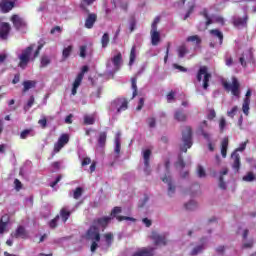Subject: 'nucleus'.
Returning <instances> with one entry per match:
<instances>
[{
    "instance_id": "f257e3e1",
    "label": "nucleus",
    "mask_w": 256,
    "mask_h": 256,
    "mask_svg": "<svg viewBox=\"0 0 256 256\" xmlns=\"http://www.w3.org/2000/svg\"><path fill=\"white\" fill-rule=\"evenodd\" d=\"M121 213V207H115L112 212L111 216H105L102 218H98L94 220L92 226L86 232V239L87 241H91V251L95 253L97 251V247H99V241H101V231H105V227L111 223L113 217H117Z\"/></svg>"
},
{
    "instance_id": "f03ea898",
    "label": "nucleus",
    "mask_w": 256,
    "mask_h": 256,
    "mask_svg": "<svg viewBox=\"0 0 256 256\" xmlns=\"http://www.w3.org/2000/svg\"><path fill=\"white\" fill-rule=\"evenodd\" d=\"M33 49H35V44H32L28 46L27 48L23 49L21 53H17V58H18V67L20 69H27V66L31 61H34L39 57V53L41 49H43V44H40L37 48V50L33 54Z\"/></svg>"
},
{
    "instance_id": "7ed1b4c3",
    "label": "nucleus",
    "mask_w": 256,
    "mask_h": 256,
    "mask_svg": "<svg viewBox=\"0 0 256 256\" xmlns=\"http://www.w3.org/2000/svg\"><path fill=\"white\" fill-rule=\"evenodd\" d=\"M121 65H123V55L118 52L106 63V71L108 75H115V73L121 69Z\"/></svg>"
},
{
    "instance_id": "20e7f679",
    "label": "nucleus",
    "mask_w": 256,
    "mask_h": 256,
    "mask_svg": "<svg viewBox=\"0 0 256 256\" xmlns=\"http://www.w3.org/2000/svg\"><path fill=\"white\" fill-rule=\"evenodd\" d=\"M160 21H161V17L157 16L151 25L150 37H151V43L154 47H157V45L161 43V32L157 30V25H159Z\"/></svg>"
},
{
    "instance_id": "39448f33",
    "label": "nucleus",
    "mask_w": 256,
    "mask_h": 256,
    "mask_svg": "<svg viewBox=\"0 0 256 256\" xmlns=\"http://www.w3.org/2000/svg\"><path fill=\"white\" fill-rule=\"evenodd\" d=\"M111 115H119L122 111H127V100L125 98H118L110 104Z\"/></svg>"
},
{
    "instance_id": "423d86ee",
    "label": "nucleus",
    "mask_w": 256,
    "mask_h": 256,
    "mask_svg": "<svg viewBox=\"0 0 256 256\" xmlns=\"http://www.w3.org/2000/svg\"><path fill=\"white\" fill-rule=\"evenodd\" d=\"M247 148V142H242L239 147L231 154L232 159V169L234 171H239L241 169V156H239V151L243 152Z\"/></svg>"
},
{
    "instance_id": "0eeeda50",
    "label": "nucleus",
    "mask_w": 256,
    "mask_h": 256,
    "mask_svg": "<svg viewBox=\"0 0 256 256\" xmlns=\"http://www.w3.org/2000/svg\"><path fill=\"white\" fill-rule=\"evenodd\" d=\"M183 145L180 147L182 153H187L188 149H191L193 145V138L191 136V127H186L182 132Z\"/></svg>"
},
{
    "instance_id": "6e6552de",
    "label": "nucleus",
    "mask_w": 256,
    "mask_h": 256,
    "mask_svg": "<svg viewBox=\"0 0 256 256\" xmlns=\"http://www.w3.org/2000/svg\"><path fill=\"white\" fill-rule=\"evenodd\" d=\"M165 169L167 173L164 177H162L163 183H166L168 186V195L169 197H173L175 195V191L177 189V186H175V182H173V179L171 178V174L169 173V162H166Z\"/></svg>"
},
{
    "instance_id": "1a4fd4ad",
    "label": "nucleus",
    "mask_w": 256,
    "mask_h": 256,
    "mask_svg": "<svg viewBox=\"0 0 256 256\" xmlns=\"http://www.w3.org/2000/svg\"><path fill=\"white\" fill-rule=\"evenodd\" d=\"M203 16H204V19H206L205 29H207L209 25H213V23H217L218 25H221V26L225 25V19L222 16L210 15V13L207 12V10L203 11Z\"/></svg>"
},
{
    "instance_id": "9d476101",
    "label": "nucleus",
    "mask_w": 256,
    "mask_h": 256,
    "mask_svg": "<svg viewBox=\"0 0 256 256\" xmlns=\"http://www.w3.org/2000/svg\"><path fill=\"white\" fill-rule=\"evenodd\" d=\"M211 79V74L208 72L206 66L200 67L198 74H197V81H203V89H208L209 87V80Z\"/></svg>"
},
{
    "instance_id": "9b49d317",
    "label": "nucleus",
    "mask_w": 256,
    "mask_h": 256,
    "mask_svg": "<svg viewBox=\"0 0 256 256\" xmlns=\"http://www.w3.org/2000/svg\"><path fill=\"white\" fill-rule=\"evenodd\" d=\"M211 39L214 42L210 43V47H217V45H223V32L219 29L210 30Z\"/></svg>"
},
{
    "instance_id": "f8f14e48",
    "label": "nucleus",
    "mask_w": 256,
    "mask_h": 256,
    "mask_svg": "<svg viewBox=\"0 0 256 256\" xmlns=\"http://www.w3.org/2000/svg\"><path fill=\"white\" fill-rule=\"evenodd\" d=\"M87 71H89V66H83L81 72L77 75L73 83L72 95H77V89H79V86L81 85L83 77H85V73H87Z\"/></svg>"
},
{
    "instance_id": "ddd939ff",
    "label": "nucleus",
    "mask_w": 256,
    "mask_h": 256,
    "mask_svg": "<svg viewBox=\"0 0 256 256\" xmlns=\"http://www.w3.org/2000/svg\"><path fill=\"white\" fill-rule=\"evenodd\" d=\"M239 87V80H237V78H232L231 84L227 82L224 83V88L227 89V91H231L234 97H239V95L241 94V92L239 91Z\"/></svg>"
},
{
    "instance_id": "4468645a",
    "label": "nucleus",
    "mask_w": 256,
    "mask_h": 256,
    "mask_svg": "<svg viewBox=\"0 0 256 256\" xmlns=\"http://www.w3.org/2000/svg\"><path fill=\"white\" fill-rule=\"evenodd\" d=\"M67 143H69V135L68 134H62L58 141L54 144V151L53 153H59L62 148H64Z\"/></svg>"
},
{
    "instance_id": "2eb2a0df",
    "label": "nucleus",
    "mask_w": 256,
    "mask_h": 256,
    "mask_svg": "<svg viewBox=\"0 0 256 256\" xmlns=\"http://www.w3.org/2000/svg\"><path fill=\"white\" fill-rule=\"evenodd\" d=\"M150 238L154 241L155 245H167V234L152 232Z\"/></svg>"
},
{
    "instance_id": "dca6fc26",
    "label": "nucleus",
    "mask_w": 256,
    "mask_h": 256,
    "mask_svg": "<svg viewBox=\"0 0 256 256\" xmlns=\"http://www.w3.org/2000/svg\"><path fill=\"white\" fill-rule=\"evenodd\" d=\"M205 127H207V121H203L200 124V133L204 137V139H206V141H208L209 151H215V147L213 146V143H211V134L203 131V129H205Z\"/></svg>"
},
{
    "instance_id": "f3484780",
    "label": "nucleus",
    "mask_w": 256,
    "mask_h": 256,
    "mask_svg": "<svg viewBox=\"0 0 256 256\" xmlns=\"http://www.w3.org/2000/svg\"><path fill=\"white\" fill-rule=\"evenodd\" d=\"M15 7V0H0L1 13H9Z\"/></svg>"
},
{
    "instance_id": "a211bd4d",
    "label": "nucleus",
    "mask_w": 256,
    "mask_h": 256,
    "mask_svg": "<svg viewBox=\"0 0 256 256\" xmlns=\"http://www.w3.org/2000/svg\"><path fill=\"white\" fill-rule=\"evenodd\" d=\"M142 157L144 159V172L146 175H149L151 173V169L149 168V159L151 158V151L149 149H144L142 151Z\"/></svg>"
},
{
    "instance_id": "6ab92c4d",
    "label": "nucleus",
    "mask_w": 256,
    "mask_h": 256,
    "mask_svg": "<svg viewBox=\"0 0 256 256\" xmlns=\"http://www.w3.org/2000/svg\"><path fill=\"white\" fill-rule=\"evenodd\" d=\"M11 32V26L9 23L2 22L0 23V39L5 41L7 37H9V33Z\"/></svg>"
},
{
    "instance_id": "aec40b11",
    "label": "nucleus",
    "mask_w": 256,
    "mask_h": 256,
    "mask_svg": "<svg viewBox=\"0 0 256 256\" xmlns=\"http://www.w3.org/2000/svg\"><path fill=\"white\" fill-rule=\"evenodd\" d=\"M249 105H251V89H248L242 105L244 115H249Z\"/></svg>"
},
{
    "instance_id": "412c9836",
    "label": "nucleus",
    "mask_w": 256,
    "mask_h": 256,
    "mask_svg": "<svg viewBox=\"0 0 256 256\" xmlns=\"http://www.w3.org/2000/svg\"><path fill=\"white\" fill-rule=\"evenodd\" d=\"M204 250H205V244L190 245L189 255L197 256V255H200V253H203Z\"/></svg>"
},
{
    "instance_id": "4be33fe9",
    "label": "nucleus",
    "mask_w": 256,
    "mask_h": 256,
    "mask_svg": "<svg viewBox=\"0 0 256 256\" xmlns=\"http://www.w3.org/2000/svg\"><path fill=\"white\" fill-rule=\"evenodd\" d=\"M74 210H70L69 206H64L60 210L59 219H61L62 223H67V220L69 217H71V213H73Z\"/></svg>"
},
{
    "instance_id": "5701e85b",
    "label": "nucleus",
    "mask_w": 256,
    "mask_h": 256,
    "mask_svg": "<svg viewBox=\"0 0 256 256\" xmlns=\"http://www.w3.org/2000/svg\"><path fill=\"white\" fill-rule=\"evenodd\" d=\"M11 21L16 29H23L25 27L26 23L23 18H21L19 15H13L11 18Z\"/></svg>"
},
{
    "instance_id": "b1692460",
    "label": "nucleus",
    "mask_w": 256,
    "mask_h": 256,
    "mask_svg": "<svg viewBox=\"0 0 256 256\" xmlns=\"http://www.w3.org/2000/svg\"><path fill=\"white\" fill-rule=\"evenodd\" d=\"M182 5H187L188 6V11L184 16V20L189 19L191 16V13H193V9H195V0H182L181 1Z\"/></svg>"
},
{
    "instance_id": "393cba45",
    "label": "nucleus",
    "mask_w": 256,
    "mask_h": 256,
    "mask_svg": "<svg viewBox=\"0 0 256 256\" xmlns=\"http://www.w3.org/2000/svg\"><path fill=\"white\" fill-rule=\"evenodd\" d=\"M95 21H97V14L95 13L89 14L85 21L86 29H93V25H95Z\"/></svg>"
},
{
    "instance_id": "a878e982",
    "label": "nucleus",
    "mask_w": 256,
    "mask_h": 256,
    "mask_svg": "<svg viewBox=\"0 0 256 256\" xmlns=\"http://www.w3.org/2000/svg\"><path fill=\"white\" fill-rule=\"evenodd\" d=\"M114 151L116 153V159H119V153H121V133H116L115 136V147Z\"/></svg>"
},
{
    "instance_id": "bb28decb",
    "label": "nucleus",
    "mask_w": 256,
    "mask_h": 256,
    "mask_svg": "<svg viewBox=\"0 0 256 256\" xmlns=\"http://www.w3.org/2000/svg\"><path fill=\"white\" fill-rule=\"evenodd\" d=\"M247 15H244L243 18L241 17H234L233 23L235 27L241 28V27H247Z\"/></svg>"
},
{
    "instance_id": "cd10ccee",
    "label": "nucleus",
    "mask_w": 256,
    "mask_h": 256,
    "mask_svg": "<svg viewBox=\"0 0 256 256\" xmlns=\"http://www.w3.org/2000/svg\"><path fill=\"white\" fill-rule=\"evenodd\" d=\"M229 147V138H224L221 143V155L225 159L227 157V148Z\"/></svg>"
},
{
    "instance_id": "c85d7f7f",
    "label": "nucleus",
    "mask_w": 256,
    "mask_h": 256,
    "mask_svg": "<svg viewBox=\"0 0 256 256\" xmlns=\"http://www.w3.org/2000/svg\"><path fill=\"white\" fill-rule=\"evenodd\" d=\"M14 237L27 239V231H25V228L23 226H19L14 234Z\"/></svg>"
},
{
    "instance_id": "c756f323",
    "label": "nucleus",
    "mask_w": 256,
    "mask_h": 256,
    "mask_svg": "<svg viewBox=\"0 0 256 256\" xmlns=\"http://www.w3.org/2000/svg\"><path fill=\"white\" fill-rule=\"evenodd\" d=\"M229 173V170L227 168H223V170L220 173V178H219V187L220 189H227V183L223 182V175H227Z\"/></svg>"
},
{
    "instance_id": "7c9ffc66",
    "label": "nucleus",
    "mask_w": 256,
    "mask_h": 256,
    "mask_svg": "<svg viewBox=\"0 0 256 256\" xmlns=\"http://www.w3.org/2000/svg\"><path fill=\"white\" fill-rule=\"evenodd\" d=\"M174 119L180 122L187 121V115H185L181 110H177L174 114Z\"/></svg>"
},
{
    "instance_id": "2f4dec72",
    "label": "nucleus",
    "mask_w": 256,
    "mask_h": 256,
    "mask_svg": "<svg viewBox=\"0 0 256 256\" xmlns=\"http://www.w3.org/2000/svg\"><path fill=\"white\" fill-rule=\"evenodd\" d=\"M35 85H36L35 81H31V80L24 81L23 82V87H24L23 92L25 93V92L29 91V89H33V87H35Z\"/></svg>"
},
{
    "instance_id": "473e14b6",
    "label": "nucleus",
    "mask_w": 256,
    "mask_h": 256,
    "mask_svg": "<svg viewBox=\"0 0 256 256\" xmlns=\"http://www.w3.org/2000/svg\"><path fill=\"white\" fill-rule=\"evenodd\" d=\"M136 57H137L136 46H133L130 51V60H129L130 67L133 65V63H135Z\"/></svg>"
},
{
    "instance_id": "72a5a7b5",
    "label": "nucleus",
    "mask_w": 256,
    "mask_h": 256,
    "mask_svg": "<svg viewBox=\"0 0 256 256\" xmlns=\"http://www.w3.org/2000/svg\"><path fill=\"white\" fill-rule=\"evenodd\" d=\"M105 141H107V132H101L98 138V144L100 147L105 145Z\"/></svg>"
},
{
    "instance_id": "f704fd0d",
    "label": "nucleus",
    "mask_w": 256,
    "mask_h": 256,
    "mask_svg": "<svg viewBox=\"0 0 256 256\" xmlns=\"http://www.w3.org/2000/svg\"><path fill=\"white\" fill-rule=\"evenodd\" d=\"M188 43H194V45H199L201 43V38L197 35L189 36L187 38Z\"/></svg>"
},
{
    "instance_id": "c9c22d12",
    "label": "nucleus",
    "mask_w": 256,
    "mask_h": 256,
    "mask_svg": "<svg viewBox=\"0 0 256 256\" xmlns=\"http://www.w3.org/2000/svg\"><path fill=\"white\" fill-rule=\"evenodd\" d=\"M185 207L188 211H193L194 209H197V202L195 200H190L186 203Z\"/></svg>"
},
{
    "instance_id": "e433bc0d",
    "label": "nucleus",
    "mask_w": 256,
    "mask_h": 256,
    "mask_svg": "<svg viewBox=\"0 0 256 256\" xmlns=\"http://www.w3.org/2000/svg\"><path fill=\"white\" fill-rule=\"evenodd\" d=\"M102 47L105 49L109 45V33H104L101 38Z\"/></svg>"
},
{
    "instance_id": "4c0bfd02",
    "label": "nucleus",
    "mask_w": 256,
    "mask_h": 256,
    "mask_svg": "<svg viewBox=\"0 0 256 256\" xmlns=\"http://www.w3.org/2000/svg\"><path fill=\"white\" fill-rule=\"evenodd\" d=\"M248 57H251V52L250 51H248L246 54H243L240 57L239 61L242 65V67H245V65H247V63L245 61H247Z\"/></svg>"
},
{
    "instance_id": "58836bf2",
    "label": "nucleus",
    "mask_w": 256,
    "mask_h": 256,
    "mask_svg": "<svg viewBox=\"0 0 256 256\" xmlns=\"http://www.w3.org/2000/svg\"><path fill=\"white\" fill-rule=\"evenodd\" d=\"M95 123V117L86 115L84 116V125H93Z\"/></svg>"
},
{
    "instance_id": "ea45409f",
    "label": "nucleus",
    "mask_w": 256,
    "mask_h": 256,
    "mask_svg": "<svg viewBox=\"0 0 256 256\" xmlns=\"http://www.w3.org/2000/svg\"><path fill=\"white\" fill-rule=\"evenodd\" d=\"M147 125L150 127V129H155L156 125H157V121L155 120L154 117H149L146 120Z\"/></svg>"
},
{
    "instance_id": "a19ab883",
    "label": "nucleus",
    "mask_w": 256,
    "mask_h": 256,
    "mask_svg": "<svg viewBox=\"0 0 256 256\" xmlns=\"http://www.w3.org/2000/svg\"><path fill=\"white\" fill-rule=\"evenodd\" d=\"M131 83H132V89H133L132 98H135L137 97V78H132Z\"/></svg>"
},
{
    "instance_id": "79ce46f5",
    "label": "nucleus",
    "mask_w": 256,
    "mask_h": 256,
    "mask_svg": "<svg viewBox=\"0 0 256 256\" xmlns=\"http://www.w3.org/2000/svg\"><path fill=\"white\" fill-rule=\"evenodd\" d=\"M35 103V97L30 96L27 105L24 106V111H29V109H31V107H33V104Z\"/></svg>"
},
{
    "instance_id": "37998d69",
    "label": "nucleus",
    "mask_w": 256,
    "mask_h": 256,
    "mask_svg": "<svg viewBox=\"0 0 256 256\" xmlns=\"http://www.w3.org/2000/svg\"><path fill=\"white\" fill-rule=\"evenodd\" d=\"M71 51H73V46H68L66 48H64L62 55L64 59H67L69 57V55H71Z\"/></svg>"
},
{
    "instance_id": "c03bdc74",
    "label": "nucleus",
    "mask_w": 256,
    "mask_h": 256,
    "mask_svg": "<svg viewBox=\"0 0 256 256\" xmlns=\"http://www.w3.org/2000/svg\"><path fill=\"white\" fill-rule=\"evenodd\" d=\"M81 195H83V188L81 187L76 188L73 192L74 199H79Z\"/></svg>"
},
{
    "instance_id": "a18cd8bd",
    "label": "nucleus",
    "mask_w": 256,
    "mask_h": 256,
    "mask_svg": "<svg viewBox=\"0 0 256 256\" xmlns=\"http://www.w3.org/2000/svg\"><path fill=\"white\" fill-rule=\"evenodd\" d=\"M197 175L200 178L207 177V173L205 172V168H203V166L197 167Z\"/></svg>"
},
{
    "instance_id": "49530a36",
    "label": "nucleus",
    "mask_w": 256,
    "mask_h": 256,
    "mask_svg": "<svg viewBox=\"0 0 256 256\" xmlns=\"http://www.w3.org/2000/svg\"><path fill=\"white\" fill-rule=\"evenodd\" d=\"M185 55H187V47H185V46H180V47L178 48V56H179L180 58H183V57H185Z\"/></svg>"
},
{
    "instance_id": "de8ad7c7",
    "label": "nucleus",
    "mask_w": 256,
    "mask_h": 256,
    "mask_svg": "<svg viewBox=\"0 0 256 256\" xmlns=\"http://www.w3.org/2000/svg\"><path fill=\"white\" fill-rule=\"evenodd\" d=\"M51 63V58H49L48 56H43L41 58V67H47V65H49Z\"/></svg>"
},
{
    "instance_id": "09e8293b",
    "label": "nucleus",
    "mask_w": 256,
    "mask_h": 256,
    "mask_svg": "<svg viewBox=\"0 0 256 256\" xmlns=\"http://www.w3.org/2000/svg\"><path fill=\"white\" fill-rule=\"evenodd\" d=\"M254 180H255V175H253L252 172H249L248 174L243 176V181H246L248 183H250L251 181H254Z\"/></svg>"
},
{
    "instance_id": "8fccbe9b",
    "label": "nucleus",
    "mask_w": 256,
    "mask_h": 256,
    "mask_svg": "<svg viewBox=\"0 0 256 256\" xmlns=\"http://www.w3.org/2000/svg\"><path fill=\"white\" fill-rule=\"evenodd\" d=\"M104 239H105L106 245H108V247H109V245H111V241H113V234H111V233L105 234Z\"/></svg>"
},
{
    "instance_id": "3c124183",
    "label": "nucleus",
    "mask_w": 256,
    "mask_h": 256,
    "mask_svg": "<svg viewBox=\"0 0 256 256\" xmlns=\"http://www.w3.org/2000/svg\"><path fill=\"white\" fill-rule=\"evenodd\" d=\"M136 25H137V22L135 21L134 18L129 20V30L131 33H133L135 31Z\"/></svg>"
},
{
    "instance_id": "603ef678",
    "label": "nucleus",
    "mask_w": 256,
    "mask_h": 256,
    "mask_svg": "<svg viewBox=\"0 0 256 256\" xmlns=\"http://www.w3.org/2000/svg\"><path fill=\"white\" fill-rule=\"evenodd\" d=\"M226 127H227V120H225V118H221L219 121L220 131H224Z\"/></svg>"
},
{
    "instance_id": "864d4df0",
    "label": "nucleus",
    "mask_w": 256,
    "mask_h": 256,
    "mask_svg": "<svg viewBox=\"0 0 256 256\" xmlns=\"http://www.w3.org/2000/svg\"><path fill=\"white\" fill-rule=\"evenodd\" d=\"M237 111H238V107L234 106L231 110L227 112L228 117H231V118L235 117V114L237 113Z\"/></svg>"
},
{
    "instance_id": "5fc2aeb1",
    "label": "nucleus",
    "mask_w": 256,
    "mask_h": 256,
    "mask_svg": "<svg viewBox=\"0 0 256 256\" xmlns=\"http://www.w3.org/2000/svg\"><path fill=\"white\" fill-rule=\"evenodd\" d=\"M80 57H82V59H85V57H87V46L80 47Z\"/></svg>"
},
{
    "instance_id": "6e6d98bb",
    "label": "nucleus",
    "mask_w": 256,
    "mask_h": 256,
    "mask_svg": "<svg viewBox=\"0 0 256 256\" xmlns=\"http://www.w3.org/2000/svg\"><path fill=\"white\" fill-rule=\"evenodd\" d=\"M31 135V130H24L20 133V139H27Z\"/></svg>"
},
{
    "instance_id": "4d7b16f0",
    "label": "nucleus",
    "mask_w": 256,
    "mask_h": 256,
    "mask_svg": "<svg viewBox=\"0 0 256 256\" xmlns=\"http://www.w3.org/2000/svg\"><path fill=\"white\" fill-rule=\"evenodd\" d=\"M57 221H59V216H56L50 221L49 226L51 227V229H55V227H57Z\"/></svg>"
},
{
    "instance_id": "13d9d810",
    "label": "nucleus",
    "mask_w": 256,
    "mask_h": 256,
    "mask_svg": "<svg viewBox=\"0 0 256 256\" xmlns=\"http://www.w3.org/2000/svg\"><path fill=\"white\" fill-rule=\"evenodd\" d=\"M14 185H15V189L16 191H21L22 187H23V184H21V181H19L18 179H16L14 181Z\"/></svg>"
},
{
    "instance_id": "bf43d9fd",
    "label": "nucleus",
    "mask_w": 256,
    "mask_h": 256,
    "mask_svg": "<svg viewBox=\"0 0 256 256\" xmlns=\"http://www.w3.org/2000/svg\"><path fill=\"white\" fill-rule=\"evenodd\" d=\"M116 219H118L119 221H135L134 218L127 217V216H117Z\"/></svg>"
},
{
    "instance_id": "052dcab7",
    "label": "nucleus",
    "mask_w": 256,
    "mask_h": 256,
    "mask_svg": "<svg viewBox=\"0 0 256 256\" xmlns=\"http://www.w3.org/2000/svg\"><path fill=\"white\" fill-rule=\"evenodd\" d=\"M176 167H180L181 169H183V167H185V162H183V158L181 156H179V158H178Z\"/></svg>"
},
{
    "instance_id": "680f3d73",
    "label": "nucleus",
    "mask_w": 256,
    "mask_h": 256,
    "mask_svg": "<svg viewBox=\"0 0 256 256\" xmlns=\"http://www.w3.org/2000/svg\"><path fill=\"white\" fill-rule=\"evenodd\" d=\"M142 223L143 225H145V227H150L153 224V222L149 218L142 219Z\"/></svg>"
},
{
    "instance_id": "e2e57ef3",
    "label": "nucleus",
    "mask_w": 256,
    "mask_h": 256,
    "mask_svg": "<svg viewBox=\"0 0 256 256\" xmlns=\"http://www.w3.org/2000/svg\"><path fill=\"white\" fill-rule=\"evenodd\" d=\"M94 1H95V0H83L82 3H81L82 9H85V7H86L87 5L93 4Z\"/></svg>"
},
{
    "instance_id": "0e129e2a",
    "label": "nucleus",
    "mask_w": 256,
    "mask_h": 256,
    "mask_svg": "<svg viewBox=\"0 0 256 256\" xmlns=\"http://www.w3.org/2000/svg\"><path fill=\"white\" fill-rule=\"evenodd\" d=\"M143 105H145V100L143 98H140L139 102H138V106H137V111H141V109H143Z\"/></svg>"
},
{
    "instance_id": "69168bd1",
    "label": "nucleus",
    "mask_w": 256,
    "mask_h": 256,
    "mask_svg": "<svg viewBox=\"0 0 256 256\" xmlns=\"http://www.w3.org/2000/svg\"><path fill=\"white\" fill-rule=\"evenodd\" d=\"M39 125H41V127H43L44 129L47 127V118L43 117L42 119H40L38 121Z\"/></svg>"
},
{
    "instance_id": "338daca9",
    "label": "nucleus",
    "mask_w": 256,
    "mask_h": 256,
    "mask_svg": "<svg viewBox=\"0 0 256 256\" xmlns=\"http://www.w3.org/2000/svg\"><path fill=\"white\" fill-rule=\"evenodd\" d=\"M0 223L7 226V224L9 223V216L7 215L2 216V218L0 219Z\"/></svg>"
},
{
    "instance_id": "774afa93",
    "label": "nucleus",
    "mask_w": 256,
    "mask_h": 256,
    "mask_svg": "<svg viewBox=\"0 0 256 256\" xmlns=\"http://www.w3.org/2000/svg\"><path fill=\"white\" fill-rule=\"evenodd\" d=\"M90 163H91V158L85 157V158L82 160V167H85L86 165H89Z\"/></svg>"
}]
</instances>
